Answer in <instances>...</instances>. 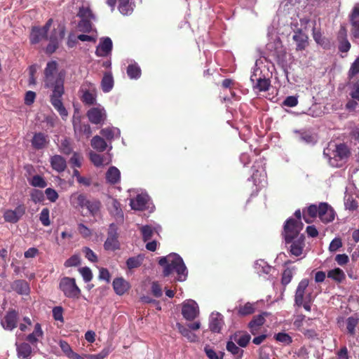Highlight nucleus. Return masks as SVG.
<instances>
[{
  "instance_id": "29",
  "label": "nucleus",
  "mask_w": 359,
  "mask_h": 359,
  "mask_svg": "<svg viewBox=\"0 0 359 359\" xmlns=\"http://www.w3.org/2000/svg\"><path fill=\"white\" fill-rule=\"evenodd\" d=\"M344 323L348 334L354 336L355 334V327L359 323V318L357 316H350L345 320Z\"/></svg>"
},
{
  "instance_id": "51",
  "label": "nucleus",
  "mask_w": 359,
  "mask_h": 359,
  "mask_svg": "<svg viewBox=\"0 0 359 359\" xmlns=\"http://www.w3.org/2000/svg\"><path fill=\"white\" fill-rule=\"evenodd\" d=\"M95 19H81L78 27L81 32H89L92 29V20Z\"/></svg>"
},
{
  "instance_id": "46",
  "label": "nucleus",
  "mask_w": 359,
  "mask_h": 359,
  "mask_svg": "<svg viewBox=\"0 0 359 359\" xmlns=\"http://www.w3.org/2000/svg\"><path fill=\"white\" fill-rule=\"evenodd\" d=\"M42 335L43 331L41 325L39 323H36L34 327V330L27 336V339L33 344L36 342L38 341V338L42 337Z\"/></svg>"
},
{
  "instance_id": "45",
  "label": "nucleus",
  "mask_w": 359,
  "mask_h": 359,
  "mask_svg": "<svg viewBox=\"0 0 359 359\" xmlns=\"http://www.w3.org/2000/svg\"><path fill=\"white\" fill-rule=\"evenodd\" d=\"M58 148L59 151L65 155H69L73 151L72 143L70 140L67 138L61 140Z\"/></svg>"
},
{
  "instance_id": "21",
  "label": "nucleus",
  "mask_w": 359,
  "mask_h": 359,
  "mask_svg": "<svg viewBox=\"0 0 359 359\" xmlns=\"http://www.w3.org/2000/svg\"><path fill=\"white\" fill-rule=\"evenodd\" d=\"M230 340L237 343L241 347H245L248 344L251 337L249 334L243 331L236 332L230 337Z\"/></svg>"
},
{
  "instance_id": "20",
  "label": "nucleus",
  "mask_w": 359,
  "mask_h": 359,
  "mask_svg": "<svg viewBox=\"0 0 359 359\" xmlns=\"http://www.w3.org/2000/svg\"><path fill=\"white\" fill-rule=\"evenodd\" d=\"M289 243H291L290 246V251L292 255L298 257L302 254L305 245L304 235H302L301 237L294 239Z\"/></svg>"
},
{
  "instance_id": "52",
  "label": "nucleus",
  "mask_w": 359,
  "mask_h": 359,
  "mask_svg": "<svg viewBox=\"0 0 359 359\" xmlns=\"http://www.w3.org/2000/svg\"><path fill=\"white\" fill-rule=\"evenodd\" d=\"M127 74L130 79H137L140 76L141 70L137 65H130L127 68Z\"/></svg>"
},
{
  "instance_id": "40",
  "label": "nucleus",
  "mask_w": 359,
  "mask_h": 359,
  "mask_svg": "<svg viewBox=\"0 0 359 359\" xmlns=\"http://www.w3.org/2000/svg\"><path fill=\"white\" fill-rule=\"evenodd\" d=\"M144 259V255H138L135 257H132L126 261V265L129 269H133L139 267L142 264Z\"/></svg>"
},
{
  "instance_id": "31",
  "label": "nucleus",
  "mask_w": 359,
  "mask_h": 359,
  "mask_svg": "<svg viewBox=\"0 0 359 359\" xmlns=\"http://www.w3.org/2000/svg\"><path fill=\"white\" fill-rule=\"evenodd\" d=\"M18 355L21 359H28L32 354V348L27 343L16 344Z\"/></svg>"
},
{
  "instance_id": "12",
  "label": "nucleus",
  "mask_w": 359,
  "mask_h": 359,
  "mask_svg": "<svg viewBox=\"0 0 359 359\" xmlns=\"http://www.w3.org/2000/svg\"><path fill=\"white\" fill-rule=\"evenodd\" d=\"M18 313L12 309L9 310L1 320V325L6 330H13L17 327Z\"/></svg>"
},
{
  "instance_id": "56",
  "label": "nucleus",
  "mask_w": 359,
  "mask_h": 359,
  "mask_svg": "<svg viewBox=\"0 0 359 359\" xmlns=\"http://www.w3.org/2000/svg\"><path fill=\"white\" fill-rule=\"evenodd\" d=\"M276 341L285 344L289 345L292 342V337L287 333L279 332L274 336Z\"/></svg>"
},
{
  "instance_id": "42",
  "label": "nucleus",
  "mask_w": 359,
  "mask_h": 359,
  "mask_svg": "<svg viewBox=\"0 0 359 359\" xmlns=\"http://www.w3.org/2000/svg\"><path fill=\"white\" fill-rule=\"evenodd\" d=\"M255 267L259 275L262 273L269 274L273 269L271 266L262 259L257 261Z\"/></svg>"
},
{
  "instance_id": "17",
  "label": "nucleus",
  "mask_w": 359,
  "mask_h": 359,
  "mask_svg": "<svg viewBox=\"0 0 359 359\" xmlns=\"http://www.w3.org/2000/svg\"><path fill=\"white\" fill-rule=\"evenodd\" d=\"M309 283V280L304 278L299 282L297 287L294 302L295 304H297L298 306H302L303 304V302L304 301L305 290L307 288Z\"/></svg>"
},
{
  "instance_id": "16",
  "label": "nucleus",
  "mask_w": 359,
  "mask_h": 359,
  "mask_svg": "<svg viewBox=\"0 0 359 359\" xmlns=\"http://www.w3.org/2000/svg\"><path fill=\"white\" fill-rule=\"evenodd\" d=\"M111 49L112 41L110 38L106 37L97 46L95 53L98 57H106L111 53Z\"/></svg>"
},
{
  "instance_id": "13",
  "label": "nucleus",
  "mask_w": 359,
  "mask_h": 359,
  "mask_svg": "<svg viewBox=\"0 0 359 359\" xmlns=\"http://www.w3.org/2000/svg\"><path fill=\"white\" fill-rule=\"evenodd\" d=\"M25 207L24 205H18L15 210H7L4 213V217L6 222L10 223H16L25 215Z\"/></svg>"
},
{
  "instance_id": "26",
  "label": "nucleus",
  "mask_w": 359,
  "mask_h": 359,
  "mask_svg": "<svg viewBox=\"0 0 359 359\" xmlns=\"http://www.w3.org/2000/svg\"><path fill=\"white\" fill-rule=\"evenodd\" d=\"M73 124L76 135L86 136V138H88L91 135V128L88 124L81 123L80 121H74Z\"/></svg>"
},
{
  "instance_id": "58",
  "label": "nucleus",
  "mask_w": 359,
  "mask_h": 359,
  "mask_svg": "<svg viewBox=\"0 0 359 359\" xmlns=\"http://www.w3.org/2000/svg\"><path fill=\"white\" fill-rule=\"evenodd\" d=\"M82 100L84 103L91 105L95 104L96 101V97L93 93L86 91L83 94Z\"/></svg>"
},
{
  "instance_id": "28",
  "label": "nucleus",
  "mask_w": 359,
  "mask_h": 359,
  "mask_svg": "<svg viewBox=\"0 0 359 359\" xmlns=\"http://www.w3.org/2000/svg\"><path fill=\"white\" fill-rule=\"evenodd\" d=\"M120 178L121 172L119 170L114 166L110 167L106 172V180L109 184H114L120 181Z\"/></svg>"
},
{
  "instance_id": "48",
  "label": "nucleus",
  "mask_w": 359,
  "mask_h": 359,
  "mask_svg": "<svg viewBox=\"0 0 359 359\" xmlns=\"http://www.w3.org/2000/svg\"><path fill=\"white\" fill-rule=\"evenodd\" d=\"M29 182L34 187L44 188L47 186V183L44 178L39 175L33 176L29 180Z\"/></svg>"
},
{
  "instance_id": "6",
  "label": "nucleus",
  "mask_w": 359,
  "mask_h": 359,
  "mask_svg": "<svg viewBox=\"0 0 359 359\" xmlns=\"http://www.w3.org/2000/svg\"><path fill=\"white\" fill-rule=\"evenodd\" d=\"M59 286L67 297L76 299L79 297L81 290L76 285L74 278L65 277L61 279Z\"/></svg>"
},
{
  "instance_id": "41",
  "label": "nucleus",
  "mask_w": 359,
  "mask_h": 359,
  "mask_svg": "<svg viewBox=\"0 0 359 359\" xmlns=\"http://www.w3.org/2000/svg\"><path fill=\"white\" fill-rule=\"evenodd\" d=\"M320 211V205L317 207L316 205H311L307 210V213H304V219L306 223H311L312 222L310 218H315L318 217Z\"/></svg>"
},
{
  "instance_id": "55",
  "label": "nucleus",
  "mask_w": 359,
  "mask_h": 359,
  "mask_svg": "<svg viewBox=\"0 0 359 359\" xmlns=\"http://www.w3.org/2000/svg\"><path fill=\"white\" fill-rule=\"evenodd\" d=\"M39 220L44 226L50 225V211L47 208L42 209L39 215Z\"/></svg>"
},
{
  "instance_id": "3",
  "label": "nucleus",
  "mask_w": 359,
  "mask_h": 359,
  "mask_svg": "<svg viewBox=\"0 0 359 359\" xmlns=\"http://www.w3.org/2000/svg\"><path fill=\"white\" fill-rule=\"evenodd\" d=\"M304 226L303 223L293 218H289L284 225L283 236L286 243L292 242L294 239L301 237L300 231Z\"/></svg>"
},
{
  "instance_id": "47",
  "label": "nucleus",
  "mask_w": 359,
  "mask_h": 359,
  "mask_svg": "<svg viewBox=\"0 0 359 359\" xmlns=\"http://www.w3.org/2000/svg\"><path fill=\"white\" fill-rule=\"evenodd\" d=\"M90 158L93 163L97 167L104 165L109 163V161H106L102 156L93 152L90 154Z\"/></svg>"
},
{
  "instance_id": "11",
  "label": "nucleus",
  "mask_w": 359,
  "mask_h": 359,
  "mask_svg": "<svg viewBox=\"0 0 359 359\" xmlns=\"http://www.w3.org/2000/svg\"><path fill=\"white\" fill-rule=\"evenodd\" d=\"M89 121L93 124L103 123L107 118L105 109L99 106L90 109L87 112Z\"/></svg>"
},
{
  "instance_id": "19",
  "label": "nucleus",
  "mask_w": 359,
  "mask_h": 359,
  "mask_svg": "<svg viewBox=\"0 0 359 359\" xmlns=\"http://www.w3.org/2000/svg\"><path fill=\"white\" fill-rule=\"evenodd\" d=\"M339 42V50L342 53H347L351 48V43L347 39L346 31L344 27H341L337 36Z\"/></svg>"
},
{
  "instance_id": "7",
  "label": "nucleus",
  "mask_w": 359,
  "mask_h": 359,
  "mask_svg": "<svg viewBox=\"0 0 359 359\" xmlns=\"http://www.w3.org/2000/svg\"><path fill=\"white\" fill-rule=\"evenodd\" d=\"M65 29L62 25H59L57 29H55L50 35L49 44L46 47V52L53 53L58 48L60 41L65 36Z\"/></svg>"
},
{
  "instance_id": "39",
  "label": "nucleus",
  "mask_w": 359,
  "mask_h": 359,
  "mask_svg": "<svg viewBox=\"0 0 359 359\" xmlns=\"http://www.w3.org/2000/svg\"><path fill=\"white\" fill-rule=\"evenodd\" d=\"M100 134L102 136H104L106 139L111 140L114 137H119L120 130L114 127L106 128L101 130Z\"/></svg>"
},
{
  "instance_id": "22",
  "label": "nucleus",
  "mask_w": 359,
  "mask_h": 359,
  "mask_svg": "<svg viewBox=\"0 0 359 359\" xmlns=\"http://www.w3.org/2000/svg\"><path fill=\"white\" fill-rule=\"evenodd\" d=\"M224 324L223 316L216 312L212 313L210 317V329L214 332H219Z\"/></svg>"
},
{
  "instance_id": "1",
  "label": "nucleus",
  "mask_w": 359,
  "mask_h": 359,
  "mask_svg": "<svg viewBox=\"0 0 359 359\" xmlns=\"http://www.w3.org/2000/svg\"><path fill=\"white\" fill-rule=\"evenodd\" d=\"M159 264L163 266V276H169L175 273L177 280L184 281L187 276V269L182 257L175 253H171L159 259Z\"/></svg>"
},
{
  "instance_id": "61",
  "label": "nucleus",
  "mask_w": 359,
  "mask_h": 359,
  "mask_svg": "<svg viewBox=\"0 0 359 359\" xmlns=\"http://www.w3.org/2000/svg\"><path fill=\"white\" fill-rule=\"evenodd\" d=\"M80 263H81V259H80L79 256L77 255H74L65 261V266H66V267L76 266L79 265Z\"/></svg>"
},
{
  "instance_id": "5",
  "label": "nucleus",
  "mask_w": 359,
  "mask_h": 359,
  "mask_svg": "<svg viewBox=\"0 0 359 359\" xmlns=\"http://www.w3.org/2000/svg\"><path fill=\"white\" fill-rule=\"evenodd\" d=\"M53 88V93L50 95V102L62 118H65L67 116L68 113L65 107L63 106L61 99L64 94V86H62V83L61 81H59L57 86Z\"/></svg>"
},
{
  "instance_id": "23",
  "label": "nucleus",
  "mask_w": 359,
  "mask_h": 359,
  "mask_svg": "<svg viewBox=\"0 0 359 359\" xmlns=\"http://www.w3.org/2000/svg\"><path fill=\"white\" fill-rule=\"evenodd\" d=\"M50 163L52 168L58 172L65 171L67 168L66 160L60 155L53 156L50 159Z\"/></svg>"
},
{
  "instance_id": "59",
  "label": "nucleus",
  "mask_w": 359,
  "mask_h": 359,
  "mask_svg": "<svg viewBox=\"0 0 359 359\" xmlns=\"http://www.w3.org/2000/svg\"><path fill=\"white\" fill-rule=\"evenodd\" d=\"M292 277H293L292 270L291 269H286L285 270H284L283 275H282V279H281L282 284L283 285H287V284H289L291 282Z\"/></svg>"
},
{
  "instance_id": "8",
  "label": "nucleus",
  "mask_w": 359,
  "mask_h": 359,
  "mask_svg": "<svg viewBox=\"0 0 359 359\" xmlns=\"http://www.w3.org/2000/svg\"><path fill=\"white\" fill-rule=\"evenodd\" d=\"M198 306L195 301L188 299L183 302L182 314L185 319L192 320L198 316Z\"/></svg>"
},
{
  "instance_id": "9",
  "label": "nucleus",
  "mask_w": 359,
  "mask_h": 359,
  "mask_svg": "<svg viewBox=\"0 0 359 359\" xmlns=\"http://www.w3.org/2000/svg\"><path fill=\"white\" fill-rule=\"evenodd\" d=\"M52 23L53 19H49L43 27H33L30 34L31 43H37L43 39H48L47 33Z\"/></svg>"
},
{
  "instance_id": "57",
  "label": "nucleus",
  "mask_w": 359,
  "mask_h": 359,
  "mask_svg": "<svg viewBox=\"0 0 359 359\" xmlns=\"http://www.w3.org/2000/svg\"><path fill=\"white\" fill-rule=\"evenodd\" d=\"M359 74V56L351 64V67L348 72V76L350 79Z\"/></svg>"
},
{
  "instance_id": "53",
  "label": "nucleus",
  "mask_w": 359,
  "mask_h": 359,
  "mask_svg": "<svg viewBox=\"0 0 359 359\" xmlns=\"http://www.w3.org/2000/svg\"><path fill=\"white\" fill-rule=\"evenodd\" d=\"M83 156L79 152H74L69 159V163L72 168H80L82 165Z\"/></svg>"
},
{
  "instance_id": "62",
  "label": "nucleus",
  "mask_w": 359,
  "mask_h": 359,
  "mask_svg": "<svg viewBox=\"0 0 359 359\" xmlns=\"http://www.w3.org/2000/svg\"><path fill=\"white\" fill-rule=\"evenodd\" d=\"M79 273L82 276L85 282H89L93 278L91 270L88 267H82L79 269Z\"/></svg>"
},
{
  "instance_id": "27",
  "label": "nucleus",
  "mask_w": 359,
  "mask_h": 359,
  "mask_svg": "<svg viewBox=\"0 0 359 359\" xmlns=\"http://www.w3.org/2000/svg\"><path fill=\"white\" fill-rule=\"evenodd\" d=\"M113 287L117 294L122 295L129 289V284L123 278H118L114 280Z\"/></svg>"
},
{
  "instance_id": "43",
  "label": "nucleus",
  "mask_w": 359,
  "mask_h": 359,
  "mask_svg": "<svg viewBox=\"0 0 359 359\" xmlns=\"http://www.w3.org/2000/svg\"><path fill=\"white\" fill-rule=\"evenodd\" d=\"M313 39L318 44L321 46L323 48H330V41L328 40V39L323 36L320 32H313Z\"/></svg>"
},
{
  "instance_id": "14",
  "label": "nucleus",
  "mask_w": 359,
  "mask_h": 359,
  "mask_svg": "<svg viewBox=\"0 0 359 359\" xmlns=\"http://www.w3.org/2000/svg\"><path fill=\"white\" fill-rule=\"evenodd\" d=\"M318 217L323 223H329L334 220V212L327 203H321L320 204Z\"/></svg>"
},
{
  "instance_id": "4",
  "label": "nucleus",
  "mask_w": 359,
  "mask_h": 359,
  "mask_svg": "<svg viewBox=\"0 0 359 359\" xmlns=\"http://www.w3.org/2000/svg\"><path fill=\"white\" fill-rule=\"evenodd\" d=\"M57 62L55 61L49 62L46 65L44 71V85L46 88H55L57 86L59 81H61L62 86H64L62 76L57 73Z\"/></svg>"
},
{
  "instance_id": "30",
  "label": "nucleus",
  "mask_w": 359,
  "mask_h": 359,
  "mask_svg": "<svg viewBox=\"0 0 359 359\" xmlns=\"http://www.w3.org/2000/svg\"><path fill=\"white\" fill-rule=\"evenodd\" d=\"M264 322L265 319L262 315H259L255 317L249 323V327L251 333L253 335L257 334Z\"/></svg>"
},
{
  "instance_id": "15",
  "label": "nucleus",
  "mask_w": 359,
  "mask_h": 359,
  "mask_svg": "<svg viewBox=\"0 0 359 359\" xmlns=\"http://www.w3.org/2000/svg\"><path fill=\"white\" fill-rule=\"evenodd\" d=\"M149 196L146 194H139L135 198L130 199V205L132 209L135 210H143L149 208Z\"/></svg>"
},
{
  "instance_id": "60",
  "label": "nucleus",
  "mask_w": 359,
  "mask_h": 359,
  "mask_svg": "<svg viewBox=\"0 0 359 359\" xmlns=\"http://www.w3.org/2000/svg\"><path fill=\"white\" fill-rule=\"evenodd\" d=\"M78 231L83 238H89L92 235L91 230L82 223L78 224Z\"/></svg>"
},
{
  "instance_id": "63",
  "label": "nucleus",
  "mask_w": 359,
  "mask_h": 359,
  "mask_svg": "<svg viewBox=\"0 0 359 359\" xmlns=\"http://www.w3.org/2000/svg\"><path fill=\"white\" fill-rule=\"evenodd\" d=\"M32 200L35 203H41L44 199L43 193L41 191L34 189L32 191L31 194Z\"/></svg>"
},
{
  "instance_id": "33",
  "label": "nucleus",
  "mask_w": 359,
  "mask_h": 359,
  "mask_svg": "<svg viewBox=\"0 0 359 359\" xmlns=\"http://www.w3.org/2000/svg\"><path fill=\"white\" fill-rule=\"evenodd\" d=\"M100 202L97 200H92L90 201L88 199L86 205H85L84 208H86L89 215H90L93 217L97 216L100 210Z\"/></svg>"
},
{
  "instance_id": "49",
  "label": "nucleus",
  "mask_w": 359,
  "mask_h": 359,
  "mask_svg": "<svg viewBox=\"0 0 359 359\" xmlns=\"http://www.w3.org/2000/svg\"><path fill=\"white\" fill-rule=\"evenodd\" d=\"M178 330L186 338H187L188 340L190 341H195L196 340V336L195 334L191 332V330L186 327L182 326L180 324H177Z\"/></svg>"
},
{
  "instance_id": "35",
  "label": "nucleus",
  "mask_w": 359,
  "mask_h": 359,
  "mask_svg": "<svg viewBox=\"0 0 359 359\" xmlns=\"http://www.w3.org/2000/svg\"><path fill=\"white\" fill-rule=\"evenodd\" d=\"M13 289L20 294H27L29 292L28 283L22 280H15L12 285Z\"/></svg>"
},
{
  "instance_id": "25",
  "label": "nucleus",
  "mask_w": 359,
  "mask_h": 359,
  "mask_svg": "<svg viewBox=\"0 0 359 359\" xmlns=\"http://www.w3.org/2000/svg\"><path fill=\"white\" fill-rule=\"evenodd\" d=\"M48 143V136L42 133H35L32 140V145L36 149L44 148Z\"/></svg>"
},
{
  "instance_id": "34",
  "label": "nucleus",
  "mask_w": 359,
  "mask_h": 359,
  "mask_svg": "<svg viewBox=\"0 0 359 359\" xmlns=\"http://www.w3.org/2000/svg\"><path fill=\"white\" fill-rule=\"evenodd\" d=\"M327 277L332 279L335 282L340 283L346 278V275L344 271L339 268H335L330 270L327 272Z\"/></svg>"
},
{
  "instance_id": "32",
  "label": "nucleus",
  "mask_w": 359,
  "mask_h": 359,
  "mask_svg": "<svg viewBox=\"0 0 359 359\" xmlns=\"http://www.w3.org/2000/svg\"><path fill=\"white\" fill-rule=\"evenodd\" d=\"M161 228L159 226L153 227L150 225L142 226L140 228L142 238L144 241H149L151 238L154 233H158Z\"/></svg>"
},
{
  "instance_id": "64",
  "label": "nucleus",
  "mask_w": 359,
  "mask_h": 359,
  "mask_svg": "<svg viewBox=\"0 0 359 359\" xmlns=\"http://www.w3.org/2000/svg\"><path fill=\"white\" fill-rule=\"evenodd\" d=\"M109 353L108 348H104L102 351L97 354H88L86 355L85 358L87 359H103L106 358Z\"/></svg>"
},
{
  "instance_id": "54",
  "label": "nucleus",
  "mask_w": 359,
  "mask_h": 359,
  "mask_svg": "<svg viewBox=\"0 0 359 359\" xmlns=\"http://www.w3.org/2000/svg\"><path fill=\"white\" fill-rule=\"evenodd\" d=\"M238 311L241 316H247L252 314L255 312L254 304L248 302L243 306H240Z\"/></svg>"
},
{
  "instance_id": "2",
  "label": "nucleus",
  "mask_w": 359,
  "mask_h": 359,
  "mask_svg": "<svg viewBox=\"0 0 359 359\" xmlns=\"http://www.w3.org/2000/svg\"><path fill=\"white\" fill-rule=\"evenodd\" d=\"M323 155L327 158L329 164L332 167L342 166L350 155L348 147L344 144H329L323 151Z\"/></svg>"
},
{
  "instance_id": "18",
  "label": "nucleus",
  "mask_w": 359,
  "mask_h": 359,
  "mask_svg": "<svg viewBox=\"0 0 359 359\" xmlns=\"http://www.w3.org/2000/svg\"><path fill=\"white\" fill-rule=\"evenodd\" d=\"M88 198L86 195L78 192L73 193L69 198L71 205L78 210L83 209L86 205Z\"/></svg>"
},
{
  "instance_id": "10",
  "label": "nucleus",
  "mask_w": 359,
  "mask_h": 359,
  "mask_svg": "<svg viewBox=\"0 0 359 359\" xmlns=\"http://www.w3.org/2000/svg\"><path fill=\"white\" fill-rule=\"evenodd\" d=\"M117 227L114 224L109 226L108 236L104 243V248L107 250H115L119 248V243L118 241Z\"/></svg>"
},
{
  "instance_id": "50",
  "label": "nucleus",
  "mask_w": 359,
  "mask_h": 359,
  "mask_svg": "<svg viewBox=\"0 0 359 359\" xmlns=\"http://www.w3.org/2000/svg\"><path fill=\"white\" fill-rule=\"evenodd\" d=\"M78 15L81 19H95V18L88 6H82L79 8Z\"/></svg>"
},
{
  "instance_id": "44",
  "label": "nucleus",
  "mask_w": 359,
  "mask_h": 359,
  "mask_svg": "<svg viewBox=\"0 0 359 359\" xmlns=\"http://www.w3.org/2000/svg\"><path fill=\"white\" fill-rule=\"evenodd\" d=\"M118 10L121 14L128 15L132 13L133 8L130 0H118Z\"/></svg>"
},
{
  "instance_id": "38",
  "label": "nucleus",
  "mask_w": 359,
  "mask_h": 359,
  "mask_svg": "<svg viewBox=\"0 0 359 359\" xmlns=\"http://www.w3.org/2000/svg\"><path fill=\"white\" fill-rule=\"evenodd\" d=\"M91 146L97 151H103L106 149L107 144L103 138L96 135L91 140Z\"/></svg>"
},
{
  "instance_id": "24",
  "label": "nucleus",
  "mask_w": 359,
  "mask_h": 359,
  "mask_svg": "<svg viewBox=\"0 0 359 359\" xmlns=\"http://www.w3.org/2000/svg\"><path fill=\"white\" fill-rule=\"evenodd\" d=\"M292 39L297 43V50H302L308 46V36L302 30L295 32Z\"/></svg>"
},
{
  "instance_id": "37",
  "label": "nucleus",
  "mask_w": 359,
  "mask_h": 359,
  "mask_svg": "<svg viewBox=\"0 0 359 359\" xmlns=\"http://www.w3.org/2000/svg\"><path fill=\"white\" fill-rule=\"evenodd\" d=\"M226 350L235 357V359H241L243 354V350L241 349L233 341L230 339L226 344Z\"/></svg>"
},
{
  "instance_id": "36",
  "label": "nucleus",
  "mask_w": 359,
  "mask_h": 359,
  "mask_svg": "<svg viewBox=\"0 0 359 359\" xmlns=\"http://www.w3.org/2000/svg\"><path fill=\"white\" fill-rule=\"evenodd\" d=\"M114 86V79L111 73L107 72L104 74L101 81V87L104 93H109Z\"/></svg>"
}]
</instances>
